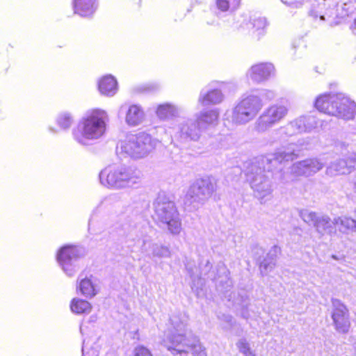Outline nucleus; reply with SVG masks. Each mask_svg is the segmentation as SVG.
<instances>
[{
	"label": "nucleus",
	"mask_w": 356,
	"mask_h": 356,
	"mask_svg": "<svg viewBox=\"0 0 356 356\" xmlns=\"http://www.w3.org/2000/svg\"><path fill=\"white\" fill-rule=\"evenodd\" d=\"M236 346L239 351L245 355L251 351L250 345L245 339H239L236 343Z\"/></svg>",
	"instance_id": "nucleus-34"
},
{
	"label": "nucleus",
	"mask_w": 356,
	"mask_h": 356,
	"mask_svg": "<svg viewBox=\"0 0 356 356\" xmlns=\"http://www.w3.org/2000/svg\"><path fill=\"white\" fill-rule=\"evenodd\" d=\"M147 229H150V227H143V230L138 236L142 241L140 245L141 252L145 254L147 257L152 259L170 257L171 256L170 248L166 245L153 243L151 237L147 235Z\"/></svg>",
	"instance_id": "nucleus-15"
},
{
	"label": "nucleus",
	"mask_w": 356,
	"mask_h": 356,
	"mask_svg": "<svg viewBox=\"0 0 356 356\" xmlns=\"http://www.w3.org/2000/svg\"><path fill=\"white\" fill-rule=\"evenodd\" d=\"M187 269H188V270L189 271V273L191 274V277H192L193 276V273H192L191 270L188 269V268H187Z\"/></svg>",
	"instance_id": "nucleus-44"
},
{
	"label": "nucleus",
	"mask_w": 356,
	"mask_h": 356,
	"mask_svg": "<svg viewBox=\"0 0 356 356\" xmlns=\"http://www.w3.org/2000/svg\"><path fill=\"white\" fill-rule=\"evenodd\" d=\"M350 29H352L353 34L356 35V18L354 19V22L350 26Z\"/></svg>",
	"instance_id": "nucleus-42"
},
{
	"label": "nucleus",
	"mask_w": 356,
	"mask_h": 356,
	"mask_svg": "<svg viewBox=\"0 0 356 356\" xmlns=\"http://www.w3.org/2000/svg\"><path fill=\"white\" fill-rule=\"evenodd\" d=\"M282 3L284 4L289 5L290 6H293L295 8L300 7L304 0H281Z\"/></svg>",
	"instance_id": "nucleus-39"
},
{
	"label": "nucleus",
	"mask_w": 356,
	"mask_h": 356,
	"mask_svg": "<svg viewBox=\"0 0 356 356\" xmlns=\"http://www.w3.org/2000/svg\"><path fill=\"white\" fill-rule=\"evenodd\" d=\"M218 117L219 113L217 110H210L202 112L196 120L201 128H204L205 126L215 124L218 120Z\"/></svg>",
	"instance_id": "nucleus-28"
},
{
	"label": "nucleus",
	"mask_w": 356,
	"mask_h": 356,
	"mask_svg": "<svg viewBox=\"0 0 356 356\" xmlns=\"http://www.w3.org/2000/svg\"><path fill=\"white\" fill-rule=\"evenodd\" d=\"M181 108L176 105L165 103L159 104L157 106L156 114L161 120H167L172 118H176L179 115Z\"/></svg>",
	"instance_id": "nucleus-25"
},
{
	"label": "nucleus",
	"mask_w": 356,
	"mask_h": 356,
	"mask_svg": "<svg viewBox=\"0 0 356 356\" xmlns=\"http://www.w3.org/2000/svg\"><path fill=\"white\" fill-rule=\"evenodd\" d=\"M309 142L299 139L296 144H289L277 149L273 154L262 156L249 163L245 175L253 191V195L261 204H266L273 198L274 191L271 171L276 163L292 161L298 158V152Z\"/></svg>",
	"instance_id": "nucleus-1"
},
{
	"label": "nucleus",
	"mask_w": 356,
	"mask_h": 356,
	"mask_svg": "<svg viewBox=\"0 0 356 356\" xmlns=\"http://www.w3.org/2000/svg\"><path fill=\"white\" fill-rule=\"evenodd\" d=\"M335 229L343 234H348V232H356V220L346 216H338L334 218Z\"/></svg>",
	"instance_id": "nucleus-27"
},
{
	"label": "nucleus",
	"mask_w": 356,
	"mask_h": 356,
	"mask_svg": "<svg viewBox=\"0 0 356 356\" xmlns=\"http://www.w3.org/2000/svg\"><path fill=\"white\" fill-rule=\"evenodd\" d=\"M288 108L280 104H274L267 107L257 119L254 129L259 133H264L279 124L287 115Z\"/></svg>",
	"instance_id": "nucleus-11"
},
{
	"label": "nucleus",
	"mask_w": 356,
	"mask_h": 356,
	"mask_svg": "<svg viewBox=\"0 0 356 356\" xmlns=\"http://www.w3.org/2000/svg\"><path fill=\"white\" fill-rule=\"evenodd\" d=\"M354 190L356 192V181L354 183Z\"/></svg>",
	"instance_id": "nucleus-45"
},
{
	"label": "nucleus",
	"mask_w": 356,
	"mask_h": 356,
	"mask_svg": "<svg viewBox=\"0 0 356 356\" xmlns=\"http://www.w3.org/2000/svg\"><path fill=\"white\" fill-rule=\"evenodd\" d=\"M324 167V163L316 158H309L293 163L290 168V173L295 177H311Z\"/></svg>",
	"instance_id": "nucleus-16"
},
{
	"label": "nucleus",
	"mask_w": 356,
	"mask_h": 356,
	"mask_svg": "<svg viewBox=\"0 0 356 356\" xmlns=\"http://www.w3.org/2000/svg\"><path fill=\"white\" fill-rule=\"evenodd\" d=\"M159 140L151 135L140 132L138 134L127 135L120 142L121 152L134 159H141L147 156L158 145Z\"/></svg>",
	"instance_id": "nucleus-8"
},
{
	"label": "nucleus",
	"mask_w": 356,
	"mask_h": 356,
	"mask_svg": "<svg viewBox=\"0 0 356 356\" xmlns=\"http://www.w3.org/2000/svg\"><path fill=\"white\" fill-rule=\"evenodd\" d=\"M241 3V0H216L218 10L222 12H232L235 10Z\"/></svg>",
	"instance_id": "nucleus-32"
},
{
	"label": "nucleus",
	"mask_w": 356,
	"mask_h": 356,
	"mask_svg": "<svg viewBox=\"0 0 356 356\" xmlns=\"http://www.w3.org/2000/svg\"><path fill=\"white\" fill-rule=\"evenodd\" d=\"M118 118H124L125 122L131 127H136L142 123L144 119V112L138 105L124 104L120 106Z\"/></svg>",
	"instance_id": "nucleus-18"
},
{
	"label": "nucleus",
	"mask_w": 356,
	"mask_h": 356,
	"mask_svg": "<svg viewBox=\"0 0 356 356\" xmlns=\"http://www.w3.org/2000/svg\"><path fill=\"white\" fill-rule=\"evenodd\" d=\"M315 106L321 112L344 120L353 119L356 114L355 102L343 93L321 95Z\"/></svg>",
	"instance_id": "nucleus-5"
},
{
	"label": "nucleus",
	"mask_w": 356,
	"mask_h": 356,
	"mask_svg": "<svg viewBox=\"0 0 356 356\" xmlns=\"http://www.w3.org/2000/svg\"><path fill=\"white\" fill-rule=\"evenodd\" d=\"M219 320L225 323L223 327L225 329H228L232 325V316L226 314H221L218 316Z\"/></svg>",
	"instance_id": "nucleus-37"
},
{
	"label": "nucleus",
	"mask_w": 356,
	"mask_h": 356,
	"mask_svg": "<svg viewBox=\"0 0 356 356\" xmlns=\"http://www.w3.org/2000/svg\"><path fill=\"white\" fill-rule=\"evenodd\" d=\"M108 120V115L103 110L88 111L73 129L74 139L81 145L92 144L104 134Z\"/></svg>",
	"instance_id": "nucleus-3"
},
{
	"label": "nucleus",
	"mask_w": 356,
	"mask_h": 356,
	"mask_svg": "<svg viewBox=\"0 0 356 356\" xmlns=\"http://www.w3.org/2000/svg\"><path fill=\"white\" fill-rule=\"evenodd\" d=\"M217 190V181L212 177L196 179L189 187L184 198L186 207L197 209L213 195Z\"/></svg>",
	"instance_id": "nucleus-9"
},
{
	"label": "nucleus",
	"mask_w": 356,
	"mask_h": 356,
	"mask_svg": "<svg viewBox=\"0 0 356 356\" xmlns=\"http://www.w3.org/2000/svg\"><path fill=\"white\" fill-rule=\"evenodd\" d=\"M80 331H81V332H82V326L81 325L80 326Z\"/></svg>",
	"instance_id": "nucleus-47"
},
{
	"label": "nucleus",
	"mask_w": 356,
	"mask_h": 356,
	"mask_svg": "<svg viewBox=\"0 0 356 356\" xmlns=\"http://www.w3.org/2000/svg\"><path fill=\"white\" fill-rule=\"evenodd\" d=\"M201 129L196 120L187 119L179 125V137L184 142L197 140L200 136Z\"/></svg>",
	"instance_id": "nucleus-19"
},
{
	"label": "nucleus",
	"mask_w": 356,
	"mask_h": 356,
	"mask_svg": "<svg viewBox=\"0 0 356 356\" xmlns=\"http://www.w3.org/2000/svg\"><path fill=\"white\" fill-rule=\"evenodd\" d=\"M316 127V122L313 116L302 115L280 127L275 132L280 140H285L302 132H309Z\"/></svg>",
	"instance_id": "nucleus-13"
},
{
	"label": "nucleus",
	"mask_w": 356,
	"mask_h": 356,
	"mask_svg": "<svg viewBox=\"0 0 356 356\" xmlns=\"http://www.w3.org/2000/svg\"><path fill=\"white\" fill-rule=\"evenodd\" d=\"M154 218L160 227L167 228L170 234L178 235L181 222L175 202L163 192L159 193L153 202Z\"/></svg>",
	"instance_id": "nucleus-7"
},
{
	"label": "nucleus",
	"mask_w": 356,
	"mask_h": 356,
	"mask_svg": "<svg viewBox=\"0 0 356 356\" xmlns=\"http://www.w3.org/2000/svg\"><path fill=\"white\" fill-rule=\"evenodd\" d=\"M332 303L333 307L332 318L333 320L335 329L339 332L347 333L350 325L348 309L340 300L337 299H332Z\"/></svg>",
	"instance_id": "nucleus-17"
},
{
	"label": "nucleus",
	"mask_w": 356,
	"mask_h": 356,
	"mask_svg": "<svg viewBox=\"0 0 356 356\" xmlns=\"http://www.w3.org/2000/svg\"><path fill=\"white\" fill-rule=\"evenodd\" d=\"M354 348H355V350L356 351V342L354 343Z\"/></svg>",
	"instance_id": "nucleus-46"
},
{
	"label": "nucleus",
	"mask_w": 356,
	"mask_h": 356,
	"mask_svg": "<svg viewBox=\"0 0 356 356\" xmlns=\"http://www.w3.org/2000/svg\"><path fill=\"white\" fill-rule=\"evenodd\" d=\"M102 185L114 189L138 187L140 184V172L125 165H108L99 175Z\"/></svg>",
	"instance_id": "nucleus-6"
},
{
	"label": "nucleus",
	"mask_w": 356,
	"mask_h": 356,
	"mask_svg": "<svg viewBox=\"0 0 356 356\" xmlns=\"http://www.w3.org/2000/svg\"><path fill=\"white\" fill-rule=\"evenodd\" d=\"M86 343L85 341L83 342L82 346V356H98L97 350L92 349L90 351L86 352Z\"/></svg>",
	"instance_id": "nucleus-38"
},
{
	"label": "nucleus",
	"mask_w": 356,
	"mask_h": 356,
	"mask_svg": "<svg viewBox=\"0 0 356 356\" xmlns=\"http://www.w3.org/2000/svg\"><path fill=\"white\" fill-rule=\"evenodd\" d=\"M170 322L172 329L163 340V344L173 356H187L188 353L194 356H207L206 349L199 338L191 333L186 332L185 319L173 316L170 318Z\"/></svg>",
	"instance_id": "nucleus-2"
},
{
	"label": "nucleus",
	"mask_w": 356,
	"mask_h": 356,
	"mask_svg": "<svg viewBox=\"0 0 356 356\" xmlns=\"http://www.w3.org/2000/svg\"><path fill=\"white\" fill-rule=\"evenodd\" d=\"M249 26H251L253 29V33L255 34V37L257 39H259L261 36L264 35L265 33V28L267 26V22L266 18L264 17H258L254 19L252 22L247 24Z\"/></svg>",
	"instance_id": "nucleus-30"
},
{
	"label": "nucleus",
	"mask_w": 356,
	"mask_h": 356,
	"mask_svg": "<svg viewBox=\"0 0 356 356\" xmlns=\"http://www.w3.org/2000/svg\"><path fill=\"white\" fill-rule=\"evenodd\" d=\"M351 172L348 155L344 159L331 162L326 168V174L332 177L338 175H348Z\"/></svg>",
	"instance_id": "nucleus-22"
},
{
	"label": "nucleus",
	"mask_w": 356,
	"mask_h": 356,
	"mask_svg": "<svg viewBox=\"0 0 356 356\" xmlns=\"http://www.w3.org/2000/svg\"><path fill=\"white\" fill-rule=\"evenodd\" d=\"M74 119L72 115L67 112H63L58 115L56 122L58 125L63 129H68L72 126Z\"/></svg>",
	"instance_id": "nucleus-33"
},
{
	"label": "nucleus",
	"mask_w": 356,
	"mask_h": 356,
	"mask_svg": "<svg viewBox=\"0 0 356 356\" xmlns=\"http://www.w3.org/2000/svg\"><path fill=\"white\" fill-rule=\"evenodd\" d=\"M261 99L263 98L267 101L273 100L276 97V93L273 90L263 89L259 92V96Z\"/></svg>",
	"instance_id": "nucleus-35"
},
{
	"label": "nucleus",
	"mask_w": 356,
	"mask_h": 356,
	"mask_svg": "<svg viewBox=\"0 0 356 356\" xmlns=\"http://www.w3.org/2000/svg\"><path fill=\"white\" fill-rule=\"evenodd\" d=\"M241 315L245 319H248L250 317V314L246 308L242 309Z\"/></svg>",
	"instance_id": "nucleus-41"
},
{
	"label": "nucleus",
	"mask_w": 356,
	"mask_h": 356,
	"mask_svg": "<svg viewBox=\"0 0 356 356\" xmlns=\"http://www.w3.org/2000/svg\"><path fill=\"white\" fill-rule=\"evenodd\" d=\"M280 248L276 245L273 246L267 254L266 257L260 264L261 273L266 275L271 271L276 264V260Z\"/></svg>",
	"instance_id": "nucleus-26"
},
{
	"label": "nucleus",
	"mask_w": 356,
	"mask_h": 356,
	"mask_svg": "<svg viewBox=\"0 0 356 356\" xmlns=\"http://www.w3.org/2000/svg\"><path fill=\"white\" fill-rule=\"evenodd\" d=\"M100 93L107 97H113L118 92V82L112 75L103 76L98 83Z\"/></svg>",
	"instance_id": "nucleus-23"
},
{
	"label": "nucleus",
	"mask_w": 356,
	"mask_h": 356,
	"mask_svg": "<svg viewBox=\"0 0 356 356\" xmlns=\"http://www.w3.org/2000/svg\"><path fill=\"white\" fill-rule=\"evenodd\" d=\"M349 163L351 166V171L356 170V153H350L348 155Z\"/></svg>",
	"instance_id": "nucleus-40"
},
{
	"label": "nucleus",
	"mask_w": 356,
	"mask_h": 356,
	"mask_svg": "<svg viewBox=\"0 0 356 356\" xmlns=\"http://www.w3.org/2000/svg\"><path fill=\"white\" fill-rule=\"evenodd\" d=\"M134 356H152V355L146 347L138 346L134 349Z\"/></svg>",
	"instance_id": "nucleus-36"
},
{
	"label": "nucleus",
	"mask_w": 356,
	"mask_h": 356,
	"mask_svg": "<svg viewBox=\"0 0 356 356\" xmlns=\"http://www.w3.org/2000/svg\"><path fill=\"white\" fill-rule=\"evenodd\" d=\"M274 66L271 63H259L251 67L248 76L256 83H261L268 80L274 74Z\"/></svg>",
	"instance_id": "nucleus-20"
},
{
	"label": "nucleus",
	"mask_w": 356,
	"mask_h": 356,
	"mask_svg": "<svg viewBox=\"0 0 356 356\" xmlns=\"http://www.w3.org/2000/svg\"><path fill=\"white\" fill-rule=\"evenodd\" d=\"M70 308L73 313L82 314L90 313L92 306L86 300L79 298H74L71 302Z\"/></svg>",
	"instance_id": "nucleus-29"
},
{
	"label": "nucleus",
	"mask_w": 356,
	"mask_h": 356,
	"mask_svg": "<svg viewBox=\"0 0 356 356\" xmlns=\"http://www.w3.org/2000/svg\"><path fill=\"white\" fill-rule=\"evenodd\" d=\"M300 217L304 222L309 225H313L316 232L323 236L332 235L335 233V222L327 215L317 214L314 211L307 209L301 210Z\"/></svg>",
	"instance_id": "nucleus-14"
},
{
	"label": "nucleus",
	"mask_w": 356,
	"mask_h": 356,
	"mask_svg": "<svg viewBox=\"0 0 356 356\" xmlns=\"http://www.w3.org/2000/svg\"><path fill=\"white\" fill-rule=\"evenodd\" d=\"M355 11L356 0H321L312 4L309 14L314 19L319 17L320 21L334 26Z\"/></svg>",
	"instance_id": "nucleus-4"
},
{
	"label": "nucleus",
	"mask_w": 356,
	"mask_h": 356,
	"mask_svg": "<svg viewBox=\"0 0 356 356\" xmlns=\"http://www.w3.org/2000/svg\"><path fill=\"white\" fill-rule=\"evenodd\" d=\"M245 356H255V355L252 351H250L248 353V354H246Z\"/></svg>",
	"instance_id": "nucleus-43"
},
{
	"label": "nucleus",
	"mask_w": 356,
	"mask_h": 356,
	"mask_svg": "<svg viewBox=\"0 0 356 356\" xmlns=\"http://www.w3.org/2000/svg\"><path fill=\"white\" fill-rule=\"evenodd\" d=\"M262 107V100L259 95L243 97L233 108L231 121L235 125L246 124L255 118Z\"/></svg>",
	"instance_id": "nucleus-10"
},
{
	"label": "nucleus",
	"mask_w": 356,
	"mask_h": 356,
	"mask_svg": "<svg viewBox=\"0 0 356 356\" xmlns=\"http://www.w3.org/2000/svg\"><path fill=\"white\" fill-rule=\"evenodd\" d=\"M85 254L83 248L67 245L58 250L56 260L63 272L68 277H72L79 269L77 260Z\"/></svg>",
	"instance_id": "nucleus-12"
},
{
	"label": "nucleus",
	"mask_w": 356,
	"mask_h": 356,
	"mask_svg": "<svg viewBox=\"0 0 356 356\" xmlns=\"http://www.w3.org/2000/svg\"><path fill=\"white\" fill-rule=\"evenodd\" d=\"M224 95L218 89L202 90L198 98V102L202 106L216 105L221 103Z\"/></svg>",
	"instance_id": "nucleus-21"
},
{
	"label": "nucleus",
	"mask_w": 356,
	"mask_h": 356,
	"mask_svg": "<svg viewBox=\"0 0 356 356\" xmlns=\"http://www.w3.org/2000/svg\"><path fill=\"white\" fill-rule=\"evenodd\" d=\"M79 287L81 293L87 298H92L96 294L93 284L88 278L82 279Z\"/></svg>",
	"instance_id": "nucleus-31"
},
{
	"label": "nucleus",
	"mask_w": 356,
	"mask_h": 356,
	"mask_svg": "<svg viewBox=\"0 0 356 356\" xmlns=\"http://www.w3.org/2000/svg\"><path fill=\"white\" fill-rule=\"evenodd\" d=\"M96 0H74V13L81 17L92 15L97 9Z\"/></svg>",
	"instance_id": "nucleus-24"
}]
</instances>
